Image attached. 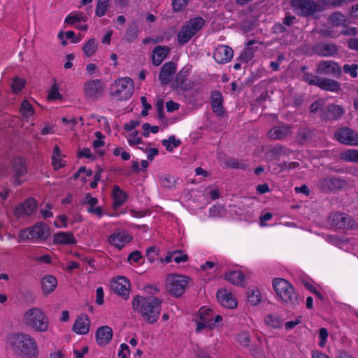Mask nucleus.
<instances>
[{"mask_svg": "<svg viewBox=\"0 0 358 358\" xmlns=\"http://www.w3.org/2000/svg\"><path fill=\"white\" fill-rule=\"evenodd\" d=\"M7 345L9 349L18 357L36 358L38 356L36 341L28 334L13 333L8 334Z\"/></svg>", "mask_w": 358, "mask_h": 358, "instance_id": "obj_1", "label": "nucleus"}, {"mask_svg": "<svg viewBox=\"0 0 358 358\" xmlns=\"http://www.w3.org/2000/svg\"><path fill=\"white\" fill-rule=\"evenodd\" d=\"M132 307L145 322L154 324L159 317L162 300L152 296H136L133 299Z\"/></svg>", "mask_w": 358, "mask_h": 358, "instance_id": "obj_2", "label": "nucleus"}, {"mask_svg": "<svg viewBox=\"0 0 358 358\" xmlns=\"http://www.w3.org/2000/svg\"><path fill=\"white\" fill-rule=\"evenodd\" d=\"M22 323L28 329L38 333L47 332L50 327L48 315L38 307L26 310L22 317Z\"/></svg>", "mask_w": 358, "mask_h": 358, "instance_id": "obj_3", "label": "nucleus"}, {"mask_svg": "<svg viewBox=\"0 0 358 358\" xmlns=\"http://www.w3.org/2000/svg\"><path fill=\"white\" fill-rule=\"evenodd\" d=\"M273 287L278 296L286 304L296 306L299 303V297L293 286L283 278H275Z\"/></svg>", "mask_w": 358, "mask_h": 358, "instance_id": "obj_4", "label": "nucleus"}, {"mask_svg": "<svg viewBox=\"0 0 358 358\" xmlns=\"http://www.w3.org/2000/svg\"><path fill=\"white\" fill-rule=\"evenodd\" d=\"M222 320V317L219 315H215L213 310L210 308L201 307L198 312V318L196 320V331L199 333L203 330H212Z\"/></svg>", "mask_w": 358, "mask_h": 358, "instance_id": "obj_5", "label": "nucleus"}, {"mask_svg": "<svg viewBox=\"0 0 358 358\" xmlns=\"http://www.w3.org/2000/svg\"><path fill=\"white\" fill-rule=\"evenodd\" d=\"M134 83L128 77L119 78L110 88V95L118 100L129 99L134 92Z\"/></svg>", "mask_w": 358, "mask_h": 358, "instance_id": "obj_6", "label": "nucleus"}, {"mask_svg": "<svg viewBox=\"0 0 358 358\" xmlns=\"http://www.w3.org/2000/svg\"><path fill=\"white\" fill-rule=\"evenodd\" d=\"M327 222L331 227L338 229L355 230L358 228L356 220L344 212L331 213L327 217Z\"/></svg>", "mask_w": 358, "mask_h": 358, "instance_id": "obj_7", "label": "nucleus"}, {"mask_svg": "<svg viewBox=\"0 0 358 358\" xmlns=\"http://www.w3.org/2000/svg\"><path fill=\"white\" fill-rule=\"evenodd\" d=\"M204 20L201 17H194L187 21L178 33V43L181 45L187 43L202 28Z\"/></svg>", "mask_w": 358, "mask_h": 358, "instance_id": "obj_8", "label": "nucleus"}, {"mask_svg": "<svg viewBox=\"0 0 358 358\" xmlns=\"http://www.w3.org/2000/svg\"><path fill=\"white\" fill-rule=\"evenodd\" d=\"M318 188L324 193L338 192L348 186L347 180L340 177H327L321 179L317 184Z\"/></svg>", "mask_w": 358, "mask_h": 358, "instance_id": "obj_9", "label": "nucleus"}, {"mask_svg": "<svg viewBox=\"0 0 358 358\" xmlns=\"http://www.w3.org/2000/svg\"><path fill=\"white\" fill-rule=\"evenodd\" d=\"M49 235L48 226L38 222L33 227L22 230L19 234V241L31 239H45Z\"/></svg>", "mask_w": 358, "mask_h": 358, "instance_id": "obj_10", "label": "nucleus"}, {"mask_svg": "<svg viewBox=\"0 0 358 358\" xmlns=\"http://www.w3.org/2000/svg\"><path fill=\"white\" fill-rule=\"evenodd\" d=\"M166 282L168 292L175 296H180L185 290L188 278L180 275H169Z\"/></svg>", "mask_w": 358, "mask_h": 358, "instance_id": "obj_11", "label": "nucleus"}, {"mask_svg": "<svg viewBox=\"0 0 358 358\" xmlns=\"http://www.w3.org/2000/svg\"><path fill=\"white\" fill-rule=\"evenodd\" d=\"M12 172L13 182L15 185H20L23 182L22 177L27 172V167L25 159L18 156L15 157L12 162Z\"/></svg>", "mask_w": 358, "mask_h": 358, "instance_id": "obj_12", "label": "nucleus"}, {"mask_svg": "<svg viewBox=\"0 0 358 358\" xmlns=\"http://www.w3.org/2000/svg\"><path fill=\"white\" fill-rule=\"evenodd\" d=\"M334 137L338 142L343 144L350 145H358V133L348 127L338 129L335 132Z\"/></svg>", "mask_w": 358, "mask_h": 358, "instance_id": "obj_13", "label": "nucleus"}, {"mask_svg": "<svg viewBox=\"0 0 358 358\" xmlns=\"http://www.w3.org/2000/svg\"><path fill=\"white\" fill-rule=\"evenodd\" d=\"M98 202V199L96 197H92L89 193L85 194L80 200V203L83 206H87L86 210L88 213L101 218L105 213L102 207L97 206Z\"/></svg>", "mask_w": 358, "mask_h": 358, "instance_id": "obj_14", "label": "nucleus"}, {"mask_svg": "<svg viewBox=\"0 0 358 358\" xmlns=\"http://www.w3.org/2000/svg\"><path fill=\"white\" fill-rule=\"evenodd\" d=\"M317 71L321 74L333 75L336 78L342 76V69L338 64L332 61L322 62L317 64Z\"/></svg>", "mask_w": 358, "mask_h": 358, "instance_id": "obj_15", "label": "nucleus"}, {"mask_svg": "<svg viewBox=\"0 0 358 358\" xmlns=\"http://www.w3.org/2000/svg\"><path fill=\"white\" fill-rule=\"evenodd\" d=\"M131 239V236L126 231L120 230L111 234L108 241L111 245L120 250Z\"/></svg>", "mask_w": 358, "mask_h": 358, "instance_id": "obj_16", "label": "nucleus"}, {"mask_svg": "<svg viewBox=\"0 0 358 358\" xmlns=\"http://www.w3.org/2000/svg\"><path fill=\"white\" fill-rule=\"evenodd\" d=\"M290 5L298 15H308L313 13V1L312 0H292Z\"/></svg>", "mask_w": 358, "mask_h": 358, "instance_id": "obj_17", "label": "nucleus"}, {"mask_svg": "<svg viewBox=\"0 0 358 358\" xmlns=\"http://www.w3.org/2000/svg\"><path fill=\"white\" fill-rule=\"evenodd\" d=\"M234 55L233 50L224 45L217 47L213 52V58L217 64H223L231 61Z\"/></svg>", "mask_w": 358, "mask_h": 358, "instance_id": "obj_18", "label": "nucleus"}, {"mask_svg": "<svg viewBox=\"0 0 358 358\" xmlns=\"http://www.w3.org/2000/svg\"><path fill=\"white\" fill-rule=\"evenodd\" d=\"M112 289L115 294L127 299L129 295V281L124 277H118L112 282Z\"/></svg>", "mask_w": 358, "mask_h": 358, "instance_id": "obj_19", "label": "nucleus"}, {"mask_svg": "<svg viewBox=\"0 0 358 358\" xmlns=\"http://www.w3.org/2000/svg\"><path fill=\"white\" fill-rule=\"evenodd\" d=\"M292 134V128L287 124H280L273 127L268 132V136L272 140H282Z\"/></svg>", "mask_w": 358, "mask_h": 358, "instance_id": "obj_20", "label": "nucleus"}, {"mask_svg": "<svg viewBox=\"0 0 358 358\" xmlns=\"http://www.w3.org/2000/svg\"><path fill=\"white\" fill-rule=\"evenodd\" d=\"M36 207V201L34 199H28L23 203L15 208L14 214L17 217L29 216L34 213Z\"/></svg>", "mask_w": 358, "mask_h": 358, "instance_id": "obj_21", "label": "nucleus"}, {"mask_svg": "<svg viewBox=\"0 0 358 358\" xmlns=\"http://www.w3.org/2000/svg\"><path fill=\"white\" fill-rule=\"evenodd\" d=\"M84 92L87 96L96 98L103 92V87L100 80L87 81L84 85Z\"/></svg>", "mask_w": 358, "mask_h": 358, "instance_id": "obj_22", "label": "nucleus"}, {"mask_svg": "<svg viewBox=\"0 0 358 358\" xmlns=\"http://www.w3.org/2000/svg\"><path fill=\"white\" fill-rule=\"evenodd\" d=\"M217 298L219 303L224 307L228 308H234L237 302L231 292L226 289H220L217 293Z\"/></svg>", "mask_w": 358, "mask_h": 358, "instance_id": "obj_23", "label": "nucleus"}, {"mask_svg": "<svg viewBox=\"0 0 358 358\" xmlns=\"http://www.w3.org/2000/svg\"><path fill=\"white\" fill-rule=\"evenodd\" d=\"M315 85H317L324 90L333 92H338L341 90V83L329 78H317L315 80Z\"/></svg>", "mask_w": 358, "mask_h": 358, "instance_id": "obj_24", "label": "nucleus"}, {"mask_svg": "<svg viewBox=\"0 0 358 358\" xmlns=\"http://www.w3.org/2000/svg\"><path fill=\"white\" fill-rule=\"evenodd\" d=\"M176 72V66L173 62H169L165 63L160 71L159 79L162 84L169 83L172 79L173 75Z\"/></svg>", "mask_w": 358, "mask_h": 358, "instance_id": "obj_25", "label": "nucleus"}, {"mask_svg": "<svg viewBox=\"0 0 358 358\" xmlns=\"http://www.w3.org/2000/svg\"><path fill=\"white\" fill-rule=\"evenodd\" d=\"M90 320L86 315L78 316L73 326V330L78 334H86L90 329Z\"/></svg>", "mask_w": 358, "mask_h": 358, "instance_id": "obj_26", "label": "nucleus"}, {"mask_svg": "<svg viewBox=\"0 0 358 358\" xmlns=\"http://www.w3.org/2000/svg\"><path fill=\"white\" fill-rule=\"evenodd\" d=\"M113 336V330L108 326L99 327L96 334V341L99 345H105L109 343Z\"/></svg>", "mask_w": 358, "mask_h": 358, "instance_id": "obj_27", "label": "nucleus"}, {"mask_svg": "<svg viewBox=\"0 0 358 358\" xmlns=\"http://www.w3.org/2000/svg\"><path fill=\"white\" fill-rule=\"evenodd\" d=\"M53 242L59 245H74L76 239L71 232H58L54 234Z\"/></svg>", "mask_w": 358, "mask_h": 358, "instance_id": "obj_28", "label": "nucleus"}, {"mask_svg": "<svg viewBox=\"0 0 358 358\" xmlns=\"http://www.w3.org/2000/svg\"><path fill=\"white\" fill-rule=\"evenodd\" d=\"M315 52L321 56L331 57L338 53V48L334 43H321L315 47Z\"/></svg>", "mask_w": 358, "mask_h": 358, "instance_id": "obj_29", "label": "nucleus"}, {"mask_svg": "<svg viewBox=\"0 0 358 358\" xmlns=\"http://www.w3.org/2000/svg\"><path fill=\"white\" fill-rule=\"evenodd\" d=\"M222 95L219 92H214L211 95V106L215 113L223 116L225 113L222 106Z\"/></svg>", "mask_w": 358, "mask_h": 358, "instance_id": "obj_30", "label": "nucleus"}, {"mask_svg": "<svg viewBox=\"0 0 358 358\" xmlns=\"http://www.w3.org/2000/svg\"><path fill=\"white\" fill-rule=\"evenodd\" d=\"M170 48L168 46L158 45L154 50L152 54V63L155 66L160 65L165 59L166 56L170 52Z\"/></svg>", "mask_w": 358, "mask_h": 358, "instance_id": "obj_31", "label": "nucleus"}, {"mask_svg": "<svg viewBox=\"0 0 358 358\" xmlns=\"http://www.w3.org/2000/svg\"><path fill=\"white\" fill-rule=\"evenodd\" d=\"M225 280L235 285L245 286V276L240 270L227 272Z\"/></svg>", "mask_w": 358, "mask_h": 358, "instance_id": "obj_32", "label": "nucleus"}, {"mask_svg": "<svg viewBox=\"0 0 358 358\" xmlns=\"http://www.w3.org/2000/svg\"><path fill=\"white\" fill-rule=\"evenodd\" d=\"M43 292L45 294L52 293L57 285V279L52 275H46L41 280Z\"/></svg>", "mask_w": 358, "mask_h": 358, "instance_id": "obj_33", "label": "nucleus"}, {"mask_svg": "<svg viewBox=\"0 0 358 358\" xmlns=\"http://www.w3.org/2000/svg\"><path fill=\"white\" fill-rule=\"evenodd\" d=\"M265 324L272 328H281L284 324V320L278 314H268L264 318Z\"/></svg>", "mask_w": 358, "mask_h": 358, "instance_id": "obj_34", "label": "nucleus"}, {"mask_svg": "<svg viewBox=\"0 0 358 358\" xmlns=\"http://www.w3.org/2000/svg\"><path fill=\"white\" fill-rule=\"evenodd\" d=\"M340 159L345 162L358 164V150L348 149L341 152Z\"/></svg>", "mask_w": 358, "mask_h": 358, "instance_id": "obj_35", "label": "nucleus"}, {"mask_svg": "<svg viewBox=\"0 0 358 358\" xmlns=\"http://www.w3.org/2000/svg\"><path fill=\"white\" fill-rule=\"evenodd\" d=\"M113 197L115 207L122 205L127 200V194L117 186L113 187Z\"/></svg>", "mask_w": 358, "mask_h": 358, "instance_id": "obj_36", "label": "nucleus"}, {"mask_svg": "<svg viewBox=\"0 0 358 358\" xmlns=\"http://www.w3.org/2000/svg\"><path fill=\"white\" fill-rule=\"evenodd\" d=\"M328 21L334 27L343 26L346 22V17L341 13L334 12L329 16Z\"/></svg>", "mask_w": 358, "mask_h": 358, "instance_id": "obj_37", "label": "nucleus"}, {"mask_svg": "<svg viewBox=\"0 0 358 358\" xmlns=\"http://www.w3.org/2000/svg\"><path fill=\"white\" fill-rule=\"evenodd\" d=\"M343 115V109L338 105L331 104L328 107L327 115L329 119L336 120Z\"/></svg>", "mask_w": 358, "mask_h": 358, "instance_id": "obj_38", "label": "nucleus"}, {"mask_svg": "<svg viewBox=\"0 0 358 358\" xmlns=\"http://www.w3.org/2000/svg\"><path fill=\"white\" fill-rule=\"evenodd\" d=\"M187 76V71H181L178 73L176 78V86L177 88L182 90H186L187 89V85L186 83Z\"/></svg>", "mask_w": 358, "mask_h": 358, "instance_id": "obj_39", "label": "nucleus"}, {"mask_svg": "<svg viewBox=\"0 0 358 358\" xmlns=\"http://www.w3.org/2000/svg\"><path fill=\"white\" fill-rule=\"evenodd\" d=\"M97 45L94 39H90L83 47V50L87 57L94 55L96 51Z\"/></svg>", "mask_w": 358, "mask_h": 358, "instance_id": "obj_40", "label": "nucleus"}, {"mask_svg": "<svg viewBox=\"0 0 358 358\" xmlns=\"http://www.w3.org/2000/svg\"><path fill=\"white\" fill-rule=\"evenodd\" d=\"M326 240L329 243L339 248H342L343 245L348 243V240L347 238H341L338 235H328Z\"/></svg>", "mask_w": 358, "mask_h": 358, "instance_id": "obj_41", "label": "nucleus"}, {"mask_svg": "<svg viewBox=\"0 0 358 358\" xmlns=\"http://www.w3.org/2000/svg\"><path fill=\"white\" fill-rule=\"evenodd\" d=\"M248 300L253 306H255L261 301V295L259 290L257 289H251L248 292Z\"/></svg>", "mask_w": 358, "mask_h": 358, "instance_id": "obj_42", "label": "nucleus"}, {"mask_svg": "<svg viewBox=\"0 0 358 358\" xmlns=\"http://www.w3.org/2000/svg\"><path fill=\"white\" fill-rule=\"evenodd\" d=\"M334 6L333 0H317L315 1V13Z\"/></svg>", "mask_w": 358, "mask_h": 358, "instance_id": "obj_43", "label": "nucleus"}, {"mask_svg": "<svg viewBox=\"0 0 358 358\" xmlns=\"http://www.w3.org/2000/svg\"><path fill=\"white\" fill-rule=\"evenodd\" d=\"M162 144L166 147L168 151L171 152L173 148H177L180 144V141L176 139L173 136L169 137V139L163 140Z\"/></svg>", "mask_w": 358, "mask_h": 358, "instance_id": "obj_44", "label": "nucleus"}, {"mask_svg": "<svg viewBox=\"0 0 358 358\" xmlns=\"http://www.w3.org/2000/svg\"><path fill=\"white\" fill-rule=\"evenodd\" d=\"M109 0H98L96 15L99 17H102L105 15L108 8Z\"/></svg>", "mask_w": 358, "mask_h": 358, "instance_id": "obj_45", "label": "nucleus"}, {"mask_svg": "<svg viewBox=\"0 0 358 358\" xmlns=\"http://www.w3.org/2000/svg\"><path fill=\"white\" fill-rule=\"evenodd\" d=\"M62 97V96L59 91V85L57 83H54L48 91V99L52 101L61 99Z\"/></svg>", "mask_w": 358, "mask_h": 358, "instance_id": "obj_46", "label": "nucleus"}, {"mask_svg": "<svg viewBox=\"0 0 358 358\" xmlns=\"http://www.w3.org/2000/svg\"><path fill=\"white\" fill-rule=\"evenodd\" d=\"M357 69L358 64H345L343 66V72L346 74H349L352 78H356L357 77Z\"/></svg>", "mask_w": 358, "mask_h": 358, "instance_id": "obj_47", "label": "nucleus"}, {"mask_svg": "<svg viewBox=\"0 0 358 358\" xmlns=\"http://www.w3.org/2000/svg\"><path fill=\"white\" fill-rule=\"evenodd\" d=\"M57 158H62V154L59 150V148L57 145H55L53 150L52 157V164L55 170H57L64 166V164H57Z\"/></svg>", "mask_w": 358, "mask_h": 358, "instance_id": "obj_48", "label": "nucleus"}, {"mask_svg": "<svg viewBox=\"0 0 358 358\" xmlns=\"http://www.w3.org/2000/svg\"><path fill=\"white\" fill-rule=\"evenodd\" d=\"M20 111L23 116L29 117L34 114V110L31 105L27 101H22L20 107Z\"/></svg>", "mask_w": 358, "mask_h": 358, "instance_id": "obj_49", "label": "nucleus"}, {"mask_svg": "<svg viewBox=\"0 0 358 358\" xmlns=\"http://www.w3.org/2000/svg\"><path fill=\"white\" fill-rule=\"evenodd\" d=\"M250 351L251 355L255 358H267L266 352L262 345H255Z\"/></svg>", "mask_w": 358, "mask_h": 358, "instance_id": "obj_50", "label": "nucleus"}, {"mask_svg": "<svg viewBox=\"0 0 358 358\" xmlns=\"http://www.w3.org/2000/svg\"><path fill=\"white\" fill-rule=\"evenodd\" d=\"M128 143L130 145L143 144L142 138L139 136L138 131H134L128 136Z\"/></svg>", "mask_w": 358, "mask_h": 358, "instance_id": "obj_51", "label": "nucleus"}, {"mask_svg": "<svg viewBox=\"0 0 358 358\" xmlns=\"http://www.w3.org/2000/svg\"><path fill=\"white\" fill-rule=\"evenodd\" d=\"M253 50L250 48H246L243 50L240 55V59L243 62H248L250 61L253 57Z\"/></svg>", "mask_w": 358, "mask_h": 358, "instance_id": "obj_52", "label": "nucleus"}, {"mask_svg": "<svg viewBox=\"0 0 358 358\" xmlns=\"http://www.w3.org/2000/svg\"><path fill=\"white\" fill-rule=\"evenodd\" d=\"M328 335H329V334H328L327 329H325V328L320 329V330H319L320 341L318 343V345L320 347L323 348L325 345V344L327 343V338H328Z\"/></svg>", "mask_w": 358, "mask_h": 358, "instance_id": "obj_53", "label": "nucleus"}, {"mask_svg": "<svg viewBox=\"0 0 358 358\" xmlns=\"http://www.w3.org/2000/svg\"><path fill=\"white\" fill-rule=\"evenodd\" d=\"M24 80L23 79L16 78L12 83V90L15 92H20L24 87Z\"/></svg>", "mask_w": 358, "mask_h": 358, "instance_id": "obj_54", "label": "nucleus"}, {"mask_svg": "<svg viewBox=\"0 0 358 358\" xmlns=\"http://www.w3.org/2000/svg\"><path fill=\"white\" fill-rule=\"evenodd\" d=\"M81 20H83V15L82 13H79L76 15H69L65 19V22L69 24H73L76 22H80Z\"/></svg>", "mask_w": 358, "mask_h": 358, "instance_id": "obj_55", "label": "nucleus"}, {"mask_svg": "<svg viewBox=\"0 0 358 358\" xmlns=\"http://www.w3.org/2000/svg\"><path fill=\"white\" fill-rule=\"evenodd\" d=\"M189 0H173L172 4L175 11H180L185 8Z\"/></svg>", "mask_w": 358, "mask_h": 358, "instance_id": "obj_56", "label": "nucleus"}, {"mask_svg": "<svg viewBox=\"0 0 358 358\" xmlns=\"http://www.w3.org/2000/svg\"><path fill=\"white\" fill-rule=\"evenodd\" d=\"M142 259L141 254L139 251H134L129 254L127 257V261L129 264L138 263Z\"/></svg>", "mask_w": 358, "mask_h": 358, "instance_id": "obj_57", "label": "nucleus"}, {"mask_svg": "<svg viewBox=\"0 0 358 358\" xmlns=\"http://www.w3.org/2000/svg\"><path fill=\"white\" fill-rule=\"evenodd\" d=\"M228 165L234 169H245L246 168V164L244 162L234 159H230L228 162Z\"/></svg>", "mask_w": 358, "mask_h": 358, "instance_id": "obj_58", "label": "nucleus"}, {"mask_svg": "<svg viewBox=\"0 0 358 358\" xmlns=\"http://www.w3.org/2000/svg\"><path fill=\"white\" fill-rule=\"evenodd\" d=\"M161 183L164 187L171 189L175 185V180L173 177L165 176L161 179Z\"/></svg>", "mask_w": 358, "mask_h": 358, "instance_id": "obj_59", "label": "nucleus"}, {"mask_svg": "<svg viewBox=\"0 0 358 358\" xmlns=\"http://www.w3.org/2000/svg\"><path fill=\"white\" fill-rule=\"evenodd\" d=\"M238 341L243 346H248L250 343L249 334L245 332L241 333L238 336Z\"/></svg>", "mask_w": 358, "mask_h": 358, "instance_id": "obj_60", "label": "nucleus"}, {"mask_svg": "<svg viewBox=\"0 0 358 358\" xmlns=\"http://www.w3.org/2000/svg\"><path fill=\"white\" fill-rule=\"evenodd\" d=\"M173 261L176 263L185 262L187 260V255L181 252H173Z\"/></svg>", "mask_w": 358, "mask_h": 358, "instance_id": "obj_61", "label": "nucleus"}, {"mask_svg": "<svg viewBox=\"0 0 358 358\" xmlns=\"http://www.w3.org/2000/svg\"><path fill=\"white\" fill-rule=\"evenodd\" d=\"M104 292L101 287H99L96 290V303L98 305H101L103 303Z\"/></svg>", "mask_w": 358, "mask_h": 358, "instance_id": "obj_62", "label": "nucleus"}, {"mask_svg": "<svg viewBox=\"0 0 358 358\" xmlns=\"http://www.w3.org/2000/svg\"><path fill=\"white\" fill-rule=\"evenodd\" d=\"M166 107L167 111L171 113L178 110L180 108V104L171 100L166 102Z\"/></svg>", "mask_w": 358, "mask_h": 358, "instance_id": "obj_63", "label": "nucleus"}, {"mask_svg": "<svg viewBox=\"0 0 358 358\" xmlns=\"http://www.w3.org/2000/svg\"><path fill=\"white\" fill-rule=\"evenodd\" d=\"M120 351L118 352V357L120 358H127L129 355V346L125 344L122 343L120 345Z\"/></svg>", "mask_w": 358, "mask_h": 358, "instance_id": "obj_64", "label": "nucleus"}]
</instances>
